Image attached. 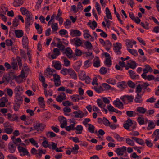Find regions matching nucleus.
Here are the masks:
<instances>
[{"instance_id":"f257e3e1","label":"nucleus","mask_w":159,"mask_h":159,"mask_svg":"<svg viewBox=\"0 0 159 159\" xmlns=\"http://www.w3.org/2000/svg\"><path fill=\"white\" fill-rule=\"evenodd\" d=\"M46 125L43 123H40L39 121L35 122L33 124L34 130H36L37 132H43L46 127Z\"/></svg>"},{"instance_id":"f03ea898","label":"nucleus","mask_w":159,"mask_h":159,"mask_svg":"<svg viewBox=\"0 0 159 159\" xmlns=\"http://www.w3.org/2000/svg\"><path fill=\"white\" fill-rule=\"evenodd\" d=\"M134 97L132 95H125L120 97V99L125 104H128L133 101Z\"/></svg>"},{"instance_id":"7ed1b4c3","label":"nucleus","mask_w":159,"mask_h":159,"mask_svg":"<svg viewBox=\"0 0 159 159\" xmlns=\"http://www.w3.org/2000/svg\"><path fill=\"white\" fill-rule=\"evenodd\" d=\"M113 50L115 53L117 55H120L121 52L120 50L122 49V44L119 42H117L116 44L114 43Z\"/></svg>"},{"instance_id":"20e7f679","label":"nucleus","mask_w":159,"mask_h":159,"mask_svg":"<svg viewBox=\"0 0 159 159\" xmlns=\"http://www.w3.org/2000/svg\"><path fill=\"white\" fill-rule=\"evenodd\" d=\"M18 149L21 156H23L26 155L28 156H30V154L27 150L24 147L18 146Z\"/></svg>"},{"instance_id":"39448f33","label":"nucleus","mask_w":159,"mask_h":159,"mask_svg":"<svg viewBox=\"0 0 159 159\" xmlns=\"http://www.w3.org/2000/svg\"><path fill=\"white\" fill-rule=\"evenodd\" d=\"M70 42L71 44L75 45L77 47L80 46L83 43L80 38L78 37L71 39Z\"/></svg>"},{"instance_id":"423d86ee","label":"nucleus","mask_w":159,"mask_h":159,"mask_svg":"<svg viewBox=\"0 0 159 159\" xmlns=\"http://www.w3.org/2000/svg\"><path fill=\"white\" fill-rule=\"evenodd\" d=\"M70 123H73V124H71L69 126H66L65 127V129L66 130L68 131H70L71 130H75V126L76 124V123H75V119H70Z\"/></svg>"},{"instance_id":"0eeeda50","label":"nucleus","mask_w":159,"mask_h":159,"mask_svg":"<svg viewBox=\"0 0 159 159\" xmlns=\"http://www.w3.org/2000/svg\"><path fill=\"white\" fill-rule=\"evenodd\" d=\"M56 71L55 70L48 68L45 70V75H46L47 76H53L54 74H57L56 73Z\"/></svg>"},{"instance_id":"6e6552de","label":"nucleus","mask_w":159,"mask_h":159,"mask_svg":"<svg viewBox=\"0 0 159 159\" xmlns=\"http://www.w3.org/2000/svg\"><path fill=\"white\" fill-rule=\"evenodd\" d=\"M113 104L116 107L119 109H123L124 105L123 103L120 101V100L117 98L114 101Z\"/></svg>"},{"instance_id":"1a4fd4ad","label":"nucleus","mask_w":159,"mask_h":159,"mask_svg":"<svg viewBox=\"0 0 159 159\" xmlns=\"http://www.w3.org/2000/svg\"><path fill=\"white\" fill-rule=\"evenodd\" d=\"M126 151V147L123 146L120 148H117L115 152L118 156H122L124 153Z\"/></svg>"},{"instance_id":"9d476101","label":"nucleus","mask_w":159,"mask_h":159,"mask_svg":"<svg viewBox=\"0 0 159 159\" xmlns=\"http://www.w3.org/2000/svg\"><path fill=\"white\" fill-rule=\"evenodd\" d=\"M60 78L59 75L57 74H54V75H53L54 85L56 86H58L61 85Z\"/></svg>"},{"instance_id":"9b49d317","label":"nucleus","mask_w":159,"mask_h":159,"mask_svg":"<svg viewBox=\"0 0 159 159\" xmlns=\"http://www.w3.org/2000/svg\"><path fill=\"white\" fill-rule=\"evenodd\" d=\"M52 66L57 70H60L61 68V64L59 61H53Z\"/></svg>"},{"instance_id":"f8f14e48","label":"nucleus","mask_w":159,"mask_h":159,"mask_svg":"<svg viewBox=\"0 0 159 159\" xmlns=\"http://www.w3.org/2000/svg\"><path fill=\"white\" fill-rule=\"evenodd\" d=\"M81 34V32L79 30L73 29H71L70 30V35L72 37L75 36H80Z\"/></svg>"},{"instance_id":"ddd939ff","label":"nucleus","mask_w":159,"mask_h":159,"mask_svg":"<svg viewBox=\"0 0 159 159\" xmlns=\"http://www.w3.org/2000/svg\"><path fill=\"white\" fill-rule=\"evenodd\" d=\"M8 147L9 152L12 153L15 152L16 146L12 143L10 142L8 144Z\"/></svg>"},{"instance_id":"4468645a","label":"nucleus","mask_w":159,"mask_h":159,"mask_svg":"<svg viewBox=\"0 0 159 159\" xmlns=\"http://www.w3.org/2000/svg\"><path fill=\"white\" fill-rule=\"evenodd\" d=\"M64 52L68 58L70 59L72 58L73 51L70 48H67Z\"/></svg>"},{"instance_id":"2eb2a0df","label":"nucleus","mask_w":159,"mask_h":159,"mask_svg":"<svg viewBox=\"0 0 159 159\" xmlns=\"http://www.w3.org/2000/svg\"><path fill=\"white\" fill-rule=\"evenodd\" d=\"M66 96L64 92H62L60 94L58 95L56 98V100L59 102H61L63 100L66 99Z\"/></svg>"},{"instance_id":"dca6fc26","label":"nucleus","mask_w":159,"mask_h":159,"mask_svg":"<svg viewBox=\"0 0 159 159\" xmlns=\"http://www.w3.org/2000/svg\"><path fill=\"white\" fill-rule=\"evenodd\" d=\"M132 120L129 118L126 120V123L124 124L123 126L125 129L128 130L129 129V127L132 125Z\"/></svg>"},{"instance_id":"f3484780","label":"nucleus","mask_w":159,"mask_h":159,"mask_svg":"<svg viewBox=\"0 0 159 159\" xmlns=\"http://www.w3.org/2000/svg\"><path fill=\"white\" fill-rule=\"evenodd\" d=\"M53 54L51 55L52 59H56L57 57L60 54V52L59 49L55 48L53 50Z\"/></svg>"},{"instance_id":"a211bd4d","label":"nucleus","mask_w":159,"mask_h":159,"mask_svg":"<svg viewBox=\"0 0 159 159\" xmlns=\"http://www.w3.org/2000/svg\"><path fill=\"white\" fill-rule=\"evenodd\" d=\"M23 100V98L18 93H16L14 100L15 102L18 103L22 104Z\"/></svg>"},{"instance_id":"6ab92c4d","label":"nucleus","mask_w":159,"mask_h":159,"mask_svg":"<svg viewBox=\"0 0 159 159\" xmlns=\"http://www.w3.org/2000/svg\"><path fill=\"white\" fill-rule=\"evenodd\" d=\"M26 19V21L25 24V28L26 29H28L30 28V25H32L33 24V18L28 17Z\"/></svg>"},{"instance_id":"aec40b11","label":"nucleus","mask_w":159,"mask_h":159,"mask_svg":"<svg viewBox=\"0 0 159 159\" xmlns=\"http://www.w3.org/2000/svg\"><path fill=\"white\" fill-rule=\"evenodd\" d=\"M22 45L24 48H28V41L27 37L26 36H24L23 37L22 39Z\"/></svg>"},{"instance_id":"412c9836","label":"nucleus","mask_w":159,"mask_h":159,"mask_svg":"<svg viewBox=\"0 0 159 159\" xmlns=\"http://www.w3.org/2000/svg\"><path fill=\"white\" fill-rule=\"evenodd\" d=\"M126 44L127 47V48H132L134 44H135L136 43V42L135 41H132L129 39H127L126 41Z\"/></svg>"},{"instance_id":"4be33fe9","label":"nucleus","mask_w":159,"mask_h":159,"mask_svg":"<svg viewBox=\"0 0 159 159\" xmlns=\"http://www.w3.org/2000/svg\"><path fill=\"white\" fill-rule=\"evenodd\" d=\"M73 114H75L74 117L75 118H82L84 116V114L80 110H79L78 111H74Z\"/></svg>"},{"instance_id":"5701e85b","label":"nucleus","mask_w":159,"mask_h":159,"mask_svg":"<svg viewBox=\"0 0 159 159\" xmlns=\"http://www.w3.org/2000/svg\"><path fill=\"white\" fill-rule=\"evenodd\" d=\"M148 125L147 128V129L148 130H150L153 129L156 126L155 124L154 123L153 120H149Z\"/></svg>"},{"instance_id":"b1692460","label":"nucleus","mask_w":159,"mask_h":159,"mask_svg":"<svg viewBox=\"0 0 159 159\" xmlns=\"http://www.w3.org/2000/svg\"><path fill=\"white\" fill-rule=\"evenodd\" d=\"M14 32L17 38H20L23 36L24 32L22 30H15Z\"/></svg>"},{"instance_id":"393cba45","label":"nucleus","mask_w":159,"mask_h":159,"mask_svg":"<svg viewBox=\"0 0 159 159\" xmlns=\"http://www.w3.org/2000/svg\"><path fill=\"white\" fill-rule=\"evenodd\" d=\"M24 0H14L13 4L15 7H18L23 4Z\"/></svg>"},{"instance_id":"a878e982","label":"nucleus","mask_w":159,"mask_h":159,"mask_svg":"<svg viewBox=\"0 0 159 159\" xmlns=\"http://www.w3.org/2000/svg\"><path fill=\"white\" fill-rule=\"evenodd\" d=\"M68 74L70 76L74 79L77 78V75L74 70L72 69H68Z\"/></svg>"},{"instance_id":"bb28decb","label":"nucleus","mask_w":159,"mask_h":159,"mask_svg":"<svg viewBox=\"0 0 159 159\" xmlns=\"http://www.w3.org/2000/svg\"><path fill=\"white\" fill-rule=\"evenodd\" d=\"M148 121L147 118H144L140 115V125H146Z\"/></svg>"},{"instance_id":"cd10ccee","label":"nucleus","mask_w":159,"mask_h":159,"mask_svg":"<svg viewBox=\"0 0 159 159\" xmlns=\"http://www.w3.org/2000/svg\"><path fill=\"white\" fill-rule=\"evenodd\" d=\"M82 65V62L80 61L76 62L73 65L74 69L76 71H79Z\"/></svg>"},{"instance_id":"c85d7f7f","label":"nucleus","mask_w":159,"mask_h":159,"mask_svg":"<svg viewBox=\"0 0 159 159\" xmlns=\"http://www.w3.org/2000/svg\"><path fill=\"white\" fill-rule=\"evenodd\" d=\"M127 62L126 64L130 68L134 69L136 68V65L134 61L130 60L128 61Z\"/></svg>"},{"instance_id":"c756f323","label":"nucleus","mask_w":159,"mask_h":159,"mask_svg":"<svg viewBox=\"0 0 159 159\" xmlns=\"http://www.w3.org/2000/svg\"><path fill=\"white\" fill-rule=\"evenodd\" d=\"M83 126L81 125H79L75 127V130H76L75 133L76 134H82V131L83 130Z\"/></svg>"},{"instance_id":"7c9ffc66","label":"nucleus","mask_w":159,"mask_h":159,"mask_svg":"<svg viewBox=\"0 0 159 159\" xmlns=\"http://www.w3.org/2000/svg\"><path fill=\"white\" fill-rule=\"evenodd\" d=\"M117 86L120 89L125 88L127 87V84L125 81L118 82L117 84Z\"/></svg>"},{"instance_id":"2f4dec72","label":"nucleus","mask_w":159,"mask_h":159,"mask_svg":"<svg viewBox=\"0 0 159 159\" xmlns=\"http://www.w3.org/2000/svg\"><path fill=\"white\" fill-rule=\"evenodd\" d=\"M70 148L71 149V152L73 154H76L78 152V150L79 148L77 144H75L74 147H73L72 148Z\"/></svg>"},{"instance_id":"473e14b6","label":"nucleus","mask_w":159,"mask_h":159,"mask_svg":"<svg viewBox=\"0 0 159 159\" xmlns=\"http://www.w3.org/2000/svg\"><path fill=\"white\" fill-rule=\"evenodd\" d=\"M154 135L155 137L154 139V141L156 142L159 139V129H157L153 132L152 136Z\"/></svg>"},{"instance_id":"72a5a7b5","label":"nucleus","mask_w":159,"mask_h":159,"mask_svg":"<svg viewBox=\"0 0 159 159\" xmlns=\"http://www.w3.org/2000/svg\"><path fill=\"white\" fill-rule=\"evenodd\" d=\"M129 17L131 19L136 23H139V18L138 17H135L134 14L129 13Z\"/></svg>"},{"instance_id":"f704fd0d","label":"nucleus","mask_w":159,"mask_h":159,"mask_svg":"<svg viewBox=\"0 0 159 159\" xmlns=\"http://www.w3.org/2000/svg\"><path fill=\"white\" fill-rule=\"evenodd\" d=\"M20 56L22 58H23L24 59L25 61L27 59V56L24 50L22 49H20Z\"/></svg>"},{"instance_id":"c9c22d12","label":"nucleus","mask_w":159,"mask_h":159,"mask_svg":"<svg viewBox=\"0 0 159 159\" xmlns=\"http://www.w3.org/2000/svg\"><path fill=\"white\" fill-rule=\"evenodd\" d=\"M83 36L84 38L88 39L91 36V35L89 34V32L88 30H84Z\"/></svg>"},{"instance_id":"e433bc0d","label":"nucleus","mask_w":159,"mask_h":159,"mask_svg":"<svg viewBox=\"0 0 159 159\" xmlns=\"http://www.w3.org/2000/svg\"><path fill=\"white\" fill-rule=\"evenodd\" d=\"M129 73L132 79H135L136 78V77H138V75H136L135 73L132 70H129Z\"/></svg>"},{"instance_id":"4c0bfd02","label":"nucleus","mask_w":159,"mask_h":159,"mask_svg":"<svg viewBox=\"0 0 159 159\" xmlns=\"http://www.w3.org/2000/svg\"><path fill=\"white\" fill-rule=\"evenodd\" d=\"M97 103L98 106L101 108H103V107H105V104L103 105V102L101 99H98L97 100Z\"/></svg>"},{"instance_id":"58836bf2","label":"nucleus","mask_w":159,"mask_h":159,"mask_svg":"<svg viewBox=\"0 0 159 159\" xmlns=\"http://www.w3.org/2000/svg\"><path fill=\"white\" fill-rule=\"evenodd\" d=\"M46 135L47 137H54L56 136V134L53 132L48 131L46 132Z\"/></svg>"},{"instance_id":"ea45409f","label":"nucleus","mask_w":159,"mask_h":159,"mask_svg":"<svg viewBox=\"0 0 159 159\" xmlns=\"http://www.w3.org/2000/svg\"><path fill=\"white\" fill-rule=\"evenodd\" d=\"M93 89L98 93H101L103 91V89L101 86H100L99 87L94 86Z\"/></svg>"},{"instance_id":"a19ab883","label":"nucleus","mask_w":159,"mask_h":159,"mask_svg":"<svg viewBox=\"0 0 159 159\" xmlns=\"http://www.w3.org/2000/svg\"><path fill=\"white\" fill-rule=\"evenodd\" d=\"M71 98L74 101L76 102L80 100V96L78 94L73 95L71 96Z\"/></svg>"},{"instance_id":"79ce46f5","label":"nucleus","mask_w":159,"mask_h":159,"mask_svg":"<svg viewBox=\"0 0 159 159\" xmlns=\"http://www.w3.org/2000/svg\"><path fill=\"white\" fill-rule=\"evenodd\" d=\"M136 92L137 93V96L136 97L135 101V102H138L139 98V84L137 85L136 88Z\"/></svg>"},{"instance_id":"37998d69","label":"nucleus","mask_w":159,"mask_h":159,"mask_svg":"<svg viewBox=\"0 0 159 159\" xmlns=\"http://www.w3.org/2000/svg\"><path fill=\"white\" fill-rule=\"evenodd\" d=\"M21 139L20 138H18L16 139L13 140V142L12 143L13 144H14L16 146H17L18 147V146H20V144L19 143H21Z\"/></svg>"},{"instance_id":"c03bdc74","label":"nucleus","mask_w":159,"mask_h":159,"mask_svg":"<svg viewBox=\"0 0 159 159\" xmlns=\"http://www.w3.org/2000/svg\"><path fill=\"white\" fill-rule=\"evenodd\" d=\"M88 125H89L88 129L89 131L91 133H94V126L91 124H89Z\"/></svg>"},{"instance_id":"a18cd8bd","label":"nucleus","mask_w":159,"mask_h":159,"mask_svg":"<svg viewBox=\"0 0 159 159\" xmlns=\"http://www.w3.org/2000/svg\"><path fill=\"white\" fill-rule=\"evenodd\" d=\"M21 104L17 102H15L14 103L13 109L14 110L16 111H18Z\"/></svg>"},{"instance_id":"49530a36","label":"nucleus","mask_w":159,"mask_h":159,"mask_svg":"<svg viewBox=\"0 0 159 159\" xmlns=\"http://www.w3.org/2000/svg\"><path fill=\"white\" fill-rule=\"evenodd\" d=\"M85 46L86 47V48L88 49H91L93 47L91 43L89 41H86L84 43V44Z\"/></svg>"},{"instance_id":"de8ad7c7","label":"nucleus","mask_w":159,"mask_h":159,"mask_svg":"<svg viewBox=\"0 0 159 159\" xmlns=\"http://www.w3.org/2000/svg\"><path fill=\"white\" fill-rule=\"evenodd\" d=\"M95 7L98 14L100 15L101 13V11L100 5L98 2H96Z\"/></svg>"},{"instance_id":"09e8293b","label":"nucleus","mask_w":159,"mask_h":159,"mask_svg":"<svg viewBox=\"0 0 159 159\" xmlns=\"http://www.w3.org/2000/svg\"><path fill=\"white\" fill-rule=\"evenodd\" d=\"M13 129L11 128H5L3 132L7 134H11L13 132Z\"/></svg>"},{"instance_id":"8fccbe9b","label":"nucleus","mask_w":159,"mask_h":159,"mask_svg":"<svg viewBox=\"0 0 159 159\" xmlns=\"http://www.w3.org/2000/svg\"><path fill=\"white\" fill-rule=\"evenodd\" d=\"M60 117H61V118L59 120V121L60 123L67 125V122L66 118L63 116H60Z\"/></svg>"},{"instance_id":"3c124183","label":"nucleus","mask_w":159,"mask_h":159,"mask_svg":"<svg viewBox=\"0 0 159 159\" xmlns=\"http://www.w3.org/2000/svg\"><path fill=\"white\" fill-rule=\"evenodd\" d=\"M129 52L134 56H136L138 55L137 51L133 49L127 48Z\"/></svg>"},{"instance_id":"603ef678","label":"nucleus","mask_w":159,"mask_h":159,"mask_svg":"<svg viewBox=\"0 0 159 159\" xmlns=\"http://www.w3.org/2000/svg\"><path fill=\"white\" fill-rule=\"evenodd\" d=\"M93 66L95 67H98L100 66V61L98 57H97V59L93 63Z\"/></svg>"},{"instance_id":"864d4df0","label":"nucleus","mask_w":159,"mask_h":159,"mask_svg":"<svg viewBox=\"0 0 159 159\" xmlns=\"http://www.w3.org/2000/svg\"><path fill=\"white\" fill-rule=\"evenodd\" d=\"M127 84L129 87L133 89L135 87V84L131 80L128 81Z\"/></svg>"},{"instance_id":"5fc2aeb1","label":"nucleus","mask_w":159,"mask_h":159,"mask_svg":"<svg viewBox=\"0 0 159 159\" xmlns=\"http://www.w3.org/2000/svg\"><path fill=\"white\" fill-rule=\"evenodd\" d=\"M29 140L33 145L35 146L37 148H38L39 146L38 145L37 143L36 142V141L33 139V138H30L29 139Z\"/></svg>"},{"instance_id":"6e6d98bb","label":"nucleus","mask_w":159,"mask_h":159,"mask_svg":"<svg viewBox=\"0 0 159 159\" xmlns=\"http://www.w3.org/2000/svg\"><path fill=\"white\" fill-rule=\"evenodd\" d=\"M42 145L45 148L48 147L50 149L51 148V145L48 144V141L44 140L42 142Z\"/></svg>"},{"instance_id":"4d7b16f0","label":"nucleus","mask_w":159,"mask_h":159,"mask_svg":"<svg viewBox=\"0 0 159 159\" xmlns=\"http://www.w3.org/2000/svg\"><path fill=\"white\" fill-rule=\"evenodd\" d=\"M156 100V98L154 97H152L146 100L147 102H149L150 103H152L155 102Z\"/></svg>"},{"instance_id":"13d9d810","label":"nucleus","mask_w":159,"mask_h":159,"mask_svg":"<svg viewBox=\"0 0 159 159\" xmlns=\"http://www.w3.org/2000/svg\"><path fill=\"white\" fill-rule=\"evenodd\" d=\"M126 142L130 146H134V141L129 138H127Z\"/></svg>"},{"instance_id":"bf43d9fd","label":"nucleus","mask_w":159,"mask_h":159,"mask_svg":"<svg viewBox=\"0 0 159 159\" xmlns=\"http://www.w3.org/2000/svg\"><path fill=\"white\" fill-rule=\"evenodd\" d=\"M60 35L61 36L65 35L68 33L67 31L65 29H62L60 30L59 32Z\"/></svg>"},{"instance_id":"052dcab7","label":"nucleus","mask_w":159,"mask_h":159,"mask_svg":"<svg viewBox=\"0 0 159 159\" xmlns=\"http://www.w3.org/2000/svg\"><path fill=\"white\" fill-rule=\"evenodd\" d=\"M13 78H16V81L19 83H21L23 80L22 78H21V76L20 75L18 77H17L16 75L13 76Z\"/></svg>"},{"instance_id":"680f3d73","label":"nucleus","mask_w":159,"mask_h":159,"mask_svg":"<svg viewBox=\"0 0 159 159\" xmlns=\"http://www.w3.org/2000/svg\"><path fill=\"white\" fill-rule=\"evenodd\" d=\"M110 122L105 117H103V123L106 126H108L109 125Z\"/></svg>"},{"instance_id":"e2e57ef3","label":"nucleus","mask_w":159,"mask_h":159,"mask_svg":"<svg viewBox=\"0 0 159 159\" xmlns=\"http://www.w3.org/2000/svg\"><path fill=\"white\" fill-rule=\"evenodd\" d=\"M100 72L101 74L104 75L107 73V70L105 67H102L100 69Z\"/></svg>"},{"instance_id":"0e129e2a","label":"nucleus","mask_w":159,"mask_h":159,"mask_svg":"<svg viewBox=\"0 0 159 159\" xmlns=\"http://www.w3.org/2000/svg\"><path fill=\"white\" fill-rule=\"evenodd\" d=\"M63 61L64 62V65L65 66L67 67L70 65V61L66 58H64Z\"/></svg>"},{"instance_id":"69168bd1","label":"nucleus","mask_w":159,"mask_h":159,"mask_svg":"<svg viewBox=\"0 0 159 159\" xmlns=\"http://www.w3.org/2000/svg\"><path fill=\"white\" fill-rule=\"evenodd\" d=\"M62 104L64 106L69 107L73 105V103L70 102L69 101H66L62 102Z\"/></svg>"},{"instance_id":"338daca9","label":"nucleus","mask_w":159,"mask_h":159,"mask_svg":"<svg viewBox=\"0 0 159 159\" xmlns=\"http://www.w3.org/2000/svg\"><path fill=\"white\" fill-rule=\"evenodd\" d=\"M91 64V61L89 60H86L84 63V66L86 68L89 67Z\"/></svg>"},{"instance_id":"774afa93","label":"nucleus","mask_w":159,"mask_h":159,"mask_svg":"<svg viewBox=\"0 0 159 159\" xmlns=\"http://www.w3.org/2000/svg\"><path fill=\"white\" fill-rule=\"evenodd\" d=\"M5 42L6 45L8 46H11L13 43L12 40L11 39H7L6 40Z\"/></svg>"}]
</instances>
